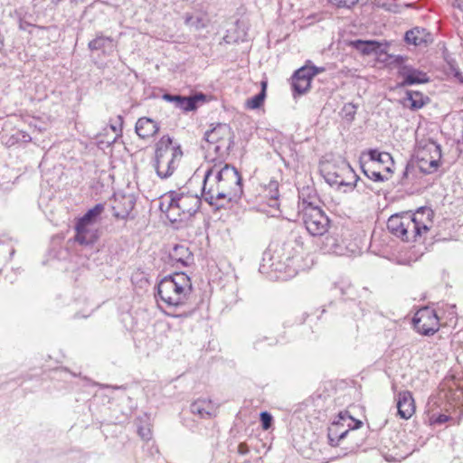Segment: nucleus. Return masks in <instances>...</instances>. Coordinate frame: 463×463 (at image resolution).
Here are the masks:
<instances>
[{"mask_svg":"<svg viewBox=\"0 0 463 463\" xmlns=\"http://www.w3.org/2000/svg\"><path fill=\"white\" fill-rule=\"evenodd\" d=\"M242 194L241 176L238 170L228 164L209 167L203 176L202 197L216 208L238 198Z\"/></svg>","mask_w":463,"mask_h":463,"instance_id":"nucleus-1","label":"nucleus"},{"mask_svg":"<svg viewBox=\"0 0 463 463\" xmlns=\"http://www.w3.org/2000/svg\"><path fill=\"white\" fill-rule=\"evenodd\" d=\"M433 212L428 207H421L414 213L392 215L387 222L389 232L406 242L416 241L432 227Z\"/></svg>","mask_w":463,"mask_h":463,"instance_id":"nucleus-2","label":"nucleus"},{"mask_svg":"<svg viewBox=\"0 0 463 463\" xmlns=\"http://www.w3.org/2000/svg\"><path fill=\"white\" fill-rule=\"evenodd\" d=\"M200 205L201 198L197 194L171 191L163 197L160 210L171 222H184L197 213Z\"/></svg>","mask_w":463,"mask_h":463,"instance_id":"nucleus-3","label":"nucleus"},{"mask_svg":"<svg viewBox=\"0 0 463 463\" xmlns=\"http://www.w3.org/2000/svg\"><path fill=\"white\" fill-rule=\"evenodd\" d=\"M192 291L190 278L184 272L165 277L157 285V302L161 301L167 307L184 306Z\"/></svg>","mask_w":463,"mask_h":463,"instance_id":"nucleus-4","label":"nucleus"},{"mask_svg":"<svg viewBox=\"0 0 463 463\" xmlns=\"http://www.w3.org/2000/svg\"><path fill=\"white\" fill-rule=\"evenodd\" d=\"M303 246L297 240L288 241L277 247L273 253H265L260 270L268 272L270 269L275 272H288L294 263V260L302 253Z\"/></svg>","mask_w":463,"mask_h":463,"instance_id":"nucleus-5","label":"nucleus"},{"mask_svg":"<svg viewBox=\"0 0 463 463\" xmlns=\"http://www.w3.org/2000/svg\"><path fill=\"white\" fill-rule=\"evenodd\" d=\"M204 144L202 147L206 150L212 161H223L230 154L233 145V132L229 125L218 124L204 134Z\"/></svg>","mask_w":463,"mask_h":463,"instance_id":"nucleus-6","label":"nucleus"},{"mask_svg":"<svg viewBox=\"0 0 463 463\" xmlns=\"http://www.w3.org/2000/svg\"><path fill=\"white\" fill-rule=\"evenodd\" d=\"M183 152L178 145H174L170 137L164 136L156 145L155 168L161 179L171 176L177 168Z\"/></svg>","mask_w":463,"mask_h":463,"instance_id":"nucleus-7","label":"nucleus"},{"mask_svg":"<svg viewBox=\"0 0 463 463\" xmlns=\"http://www.w3.org/2000/svg\"><path fill=\"white\" fill-rule=\"evenodd\" d=\"M320 171L326 182L331 186H348L355 178L353 168L341 158L335 159L334 162L324 163Z\"/></svg>","mask_w":463,"mask_h":463,"instance_id":"nucleus-8","label":"nucleus"},{"mask_svg":"<svg viewBox=\"0 0 463 463\" xmlns=\"http://www.w3.org/2000/svg\"><path fill=\"white\" fill-rule=\"evenodd\" d=\"M103 211V204L98 203L77 221L75 225V241L77 242L81 245H90L96 241L95 232L90 226L97 222Z\"/></svg>","mask_w":463,"mask_h":463,"instance_id":"nucleus-9","label":"nucleus"},{"mask_svg":"<svg viewBox=\"0 0 463 463\" xmlns=\"http://www.w3.org/2000/svg\"><path fill=\"white\" fill-rule=\"evenodd\" d=\"M363 422L354 419L347 411H340L336 419L328 428V439L332 446H337L338 442L345 438L350 430L359 429Z\"/></svg>","mask_w":463,"mask_h":463,"instance_id":"nucleus-10","label":"nucleus"},{"mask_svg":"<svg viewBox=\"0 0 463 463\" xmlns=\"http://www.w3.org/2000/svg\"><path fill=\"white\" fill-rule=\"evenodd\" d=\"M303 222L312 236H324L330 221L321 208L308 204L303 211Z\"/></svg>","mask_w":463,"mask_h":463,"instance_id":"nucleus-11","label":"nucleus"},{"mask_svg":"<svg viewBox=\"0 0 463 463\" xmlns=\"http://www.w3.org/2000/svg\"><path fill=\"white\" fill-rule=\"evenodd\" d=\"M412 322L416 331L424 335H434L439 328V319L436 311L429 307L419 309Z\"/></svg>","mask_w":463,"mask_h":463,"instance_id":"nucleus-12","label":"nucleus"},{"mask_svg":"<svg viewBox=\"0 0 463 463\" xmlns=\"http://www.w3.org/2000/svg\"><path fill=\"white\" fill-rule=\"evenodd\" d=\"M441 157V148L434 141L428 142L421 149L417 152L420 168L424 173H432L439 166V161Z\"/></svg>","mask_w":463,"mask_h":463,"instance_id":"nucleus-13","label":"nucleus"},{"mask_svg":"<svg viewBox=\"0 0 463 463\" xmlns=\"http://www.w3.org/2000/svg\"><path fill=\"white\" fill-rule=\"evenodd\" d=\"M324 71L325 68L323 67H316L309 64H306L297 70L292 76L291 83L294 93L298 95L305 94L310 88L313 77Z\"/></svg>","mask_w":463,"mask_h":463,"instance_id":"nucleus-14","label":"nucleus"},{"mask_svg":"<svg viewBox=\"0 0 463 463\" xmlns=\"http://www.w3.org/2000/svg\"><path fill=\"white\" fill-rule=\"evenodd\" d=\"M398 77L402 79L400 87L426 83L430 80L427 73L408 64H402L398 68Z\"/></svg>","mask_w":463,"mask_h":463,"instance_id":"nucleus-15","label":"nucleus"},{"mask_svg":"<svg viewBox=\"0 0 463 463\" xmlns=\"http://www.w3.org/2000/svg\"><path fill=\"white\" fill-rule=\"evenodd\" d=\"M368 163L374 165L379 168L380 166H383V171H385L389 175L392 173L394 162L391 154L387 152H380L376 149H370L368 151Z\"/></svg>","mask_w":463,"mask_h":463,"instance_id":"nucleus-16","label":"nucleus"},{"mask_svg":"<svg viewBox=\"0 0 463 463\" xmlns=\"http://www.w3.org/2000/svg\"><path fill=\"white\" fill-rule=\"evenodd\" d=\"M398 414L402 419H409L415 411L414 400L409 391L402 392L397 401Z\"/></svg>","mask_w":463,"mask_h":463,"instance_id":"nucleus-17","label":"nucleus"},{"mask_svg":"<svg viewBox=\"0 0 463 463\" xmlns=\"http://www.w3.org/2000/svg\"><path fill=\"white\" fill-rule=\"evenodd\" d=\"M191 412L201 419L211 418L216 413V407L212 401L198 399L190 406Z\"/></svg>","mask_w":463,"mask_h":463,"instance_id":"nucleus-18","label":"nucleus"},{"mask_svg":"<svg viewBox=\"0 0 463 463\" xmlns=\"http://www.w3.org/2000/svg\"><path fill=\"white\" fill-rule=\"evenodd\" d=\"M169 258L175 264H180L181 266H188L193 260L194 257L189 248L185 245L176 244L169 252Z\"/></svg>","mask_w":463,"mask_h":463,"instance_id":"nucleus-19","label":"nucleus"},{"mask_svg":"<svg viewBox=\"0 0 463 463\" xmlns=\"http://www.w3.org/2000/svg\"><path fill=\"white\" fill-rule=\"evenodd\" d=\"M136 133L143 139L153 137L159 130L156 121L149 118H140L136 123Z\"/></svg>","mask_w":463,"mask_h":463,"instance_id":"nucleus-20","label":"nucleus"},{"mask_svg":"<svg viewBox=\"0 0 463 463\" xmlns=\"http://www.w3.org/2000/svg\"><path fill=\"white\" fill-rule=\"evenodd\" d=\"M430 101L429 97L424 96L419 91L408 90L406 97L403 99V106L411 110H418L423 108Z\"/></svg>","mask_w":463,"mask_h":463,"instance_id":"nucleus-21","label":"nucleus"},{"mask_svg":"<svg viewBox=\"0 0 463 463\" xmlns=\"http://www.w3.org/2000/svg\"><path fill=\"white\" fill-rule=\"evenodd\" d=\"M320 250L324 253L335 254L342 252V246L340 245L335 233H327L320 236Z\"/></svg>","mask_w":463,"mask_h":463,"instance_id":"nucleus-22","label":"nucleus"},{"mask_svg":"<svg viewBox=\"0 0 463 463\" xmlns=\"http://www.w3.org/2000/svg\"><path fill=\"white\" fill-rule=\"evenodd\" d=\"M175 107L184 111H192L197 108L199 101L203 102L205 100V95L203 93L195 94L191 97L180 96L176 99Z\"/></svg>","mask_w":463,"mask_h":463,"instance_id":"nucleus-23","label":"nucleus"},{"mask_svg":"<svg viewBox=\"0 0 463 463\" xmlns=\"http://www.w3.org/2000/svg\"><path fill=\"white\" fill-rule=\"evenodd\" d=\"M115 44L112 38L104 36V35H97V37L89 43V48L91 51H103L104 52H112L114 50Z\"/></svg>","mask_w":463,"mask_h":463,"instance_id":"nucleus-24","label":"nucleus"},{"mask_svg":"<svg viewBox=\"0 0 463 463\" xmlns=\"http://www.w3.org/2000/svg\"><path fill=\"white\" fill-rule=\"evenodd\" d=\"M351 44L355 50L365 55H369L371 53L377 54L381 48V44L376 41L356 40L352 42Z\"/></svg>","mask_w":463,"mask_h":463,"instance_id":"nucleus-25","label":"nucleus"},{"mask_svg":"<svg viewBox=\"0 0 463 463\" xmlns=\"http://www.w3.org/2000/svg\"><path fill=\"white\" fill-rule=\"evenodd\" d=\"M426 33L424 29H420L419 27H415L405 33L404 40L409 44H413L415 46L420 45L423 43H426Z\"/></svg>","mask_w":463,"mask_h":463,"instance_id":"nucleus-26","label":"nucleus"},{"mask_svg":"<svg viewBox=\"0 0 463 463\" xmlns=\"http://www.w3.org/2000/svg\"><path fill=\"white\" fill-rule=\"evenodd\" d=\"M374 165L365 162L362 165L364 174L371 180L375 182H383L388 179V176L382 174L381 170L378 169Z\"/></svg>","mask_w":463,"mask_h":463,"instance_id":"nucleus-27","label":"nucleus"},{"mask_svg":"<svg viewBox=\"0 0 463 463\" xmlns=\"http://www.w3.org/2000/svg\"><path fill=\"white\" fill-rule=\"evenodd\" d=\"M265 96H266V82H262L261 91L247 100V102H246L247 108L250 109H259L262 105Z\"/></svg>","mask_w":463,"mask_h":463,"instance_id":"nucleus-28","label":"nucleus"},{"mask_svg":"<svg viewBox=\"0 0 463 463\" xmlns=\"http://www.w3.org/2000/svg\"><path fill=\"white\" fill-rule=\"evenodd\" d=\"M269 188L270 200H271V203L269 204H270V206H274L276 204L277 199L279 197L278 183L270 182L269 184Z\"/></svg>","mask_w":463,"mask_h":463,"instance_id":"nucleus-29","label":"nucleus"},{"mask_svg":"<svg viewBox=\"0 0 463 463\" xmlns=\"http://www.w3.org/2000/svg\"><path fill=\"white\" fill-rule=\"evenodd\" d=\"M132 209H133V203H132V201L129 200L128 201V209H125L124 211H118L117 207L114 206L113 207V210H114V213L113 214H114V216L116 218L124 220V219H126L128 216V214H129V213H130V211Z\"/></svg>","mask_w":463,"mask_h":463,"instance_id":"nucleus-30","label":"nucleus"},{"mask_svg":"<svg viewBox=\"0 0 463 463\" xmlns=\"http://www.w3.org/2000/svg\"><path fill=\"white\" fill-rule=\"evenodd\" d=\"M260 416V421L262 424V428L264 430H269L271 426L272 416L267 411L261 412Z\"/></svg>","mask_w":463,"mask_h":463,"instance_id":"nucleus-31","label":"nucleus"},{"mask_svg":"<svg viewBox=\"0 0 463 463\" xmlns=\"http://www.w3.org/2000/svg\"><path fill=\"white\" fill-rule=\"evenodd\" d=\"M338 7L350 8L351 6L357 4L360 0H331Z\"/></svg>","mask_w":463,"mask_h":463,"instance_id":"nucleus-32","label":"nucleus"},{"mask_svg":"<svg viewBox=\"0 0 463 463\" xmlns=\"http://www.w3.org/2000/svg\"><path fill=\"white\" fill-rule=\"evenodd\" d=\"M449 417L445 414H439L438 416L432 415L430 420L434 424H443L449 420Z\"/></svg>","mask_w":463,"mask_h":463,"instance_id":"nucleus-33","label":"nucleus"},{"mask_svg":"<svg viewBox=\"0 0 463 463\" xmlns=\"http://www.w3.org/2000/svg\"><path fill=\"white\" fill-rule=\"evenodd\" d=\"M138 434L143 439H150L151 431L148 427H138Z\"/></svg>","mask_w":463,"mask_h":463,"instance_id":"nucleus-34","label":"nucleus"},{"mask_svg":"<svg viewBox=\"0 0 463 463\" xmlns=\"http://www.w3.org/2000/svg\"><path fill=\"white\" fill-rule=\"evenodd\" d=\"M250 451L249 447L246 443H240L238 446V453L241 455H246Z\"/></svg>","mask_w":463,"mask_h":463,"instance_id":"nucleus-35","label":"nucleus"},{"mask_svg":"<svg viewBox=\"0 0 463 463\" xmlns=\"http://www.w3.org/2000/svg\"><path fill=\"white\" fill-rule=\"evenodd\" d=\"M405 61H406V58L399 55V56L395 57L393 63L395 64V66L398 69L402 64H406Z\"/></svg>","mask_w":463,"mask_h":463,"instance_id":"nucleus-36","label":"nucleus"},{"mask_svg":"<svg viewBox=\"0 0 463 463\" xmlns=\"http://www.w3.org/2000/svg\"><path fill=\"white\" fill-rule=\"evenodd\" d=\"M179 95H171V94H165L164 99L167 101L174 102L175 104L176 99H178Z\"/></svg>","mask_w":463,"mask_h":463,"instance_id":"nucleus-37","label":"nucleus"}]
</instances>
